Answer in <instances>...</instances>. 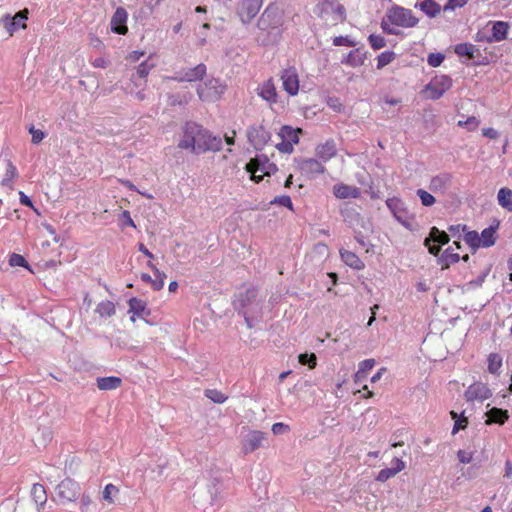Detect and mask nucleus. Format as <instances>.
<instances>
[{
    "instance_id": "1",
    "label": "nucleus",
    "mask_w": 512,
    "mask_h": 512,
    "mask_svg": "<svg viewBox=\"0 0 512 512\" xmlns=\"http://www.w3.org/2000/svg\"><path fill=\"white\" fill-rule=\"evenodd\" d=\"M177 147L195 155L222 150V138L194 121H186L181 127Z\"/></svg>"
},
{
    "instance_id": "2",
    "label": "nucleus",
    "mask_w": 512,
    "mask_h": 512,
    "mask_svg": "<svg viewBox=\"0 0 512 512\" xmlns=\"http://www.w3.org/2000/svg\"><path fill=\"white\" fill-rule=\"evenodd\" d=\"M282 24L283 16L281 11L277 6L269 4L257 22V27L260 30L258 41L263 46L278 43L282 37Z\"/></svg>"
},
{
    "instance_id": "3",
    "label": "nucleus",
    "mask_w": 512,
    "mask_h": 512,
    "mask_svg": "<svg viewBox=\"0 0 512 512\" xmlns=\"http://www.w3.org/2000/svg\"><path fill=\"white\" fill-rule=\"evenodd\" d=\"M233 307L237 313H262V301L258 300V290L255 287H249L239 292L233 301Z\"/></svg>"
},
{
    "instance_id": "4",
    "label": "nucleus",
    "mask_w": 512,
    "mask_h": 512,
    "mask_svg": "<svg viewBox=\"0 0 512 512\" xmlns=\"http://www.w3.org/2000/svg\"><path fill=\"white\" fill-rule=\"evenodd\" d=\"M387 19L390 24L403 28L415 27L419 22L412 10L399 5H393L387 10Z\"/></svg>"
},
{
    "instance_id": "5",
    "label": "nucleus",
    "mask_w": 512,
    "mask_h": 512,
    "mask_svg": "<svg viewBox=\"0 0 512 512\" xmlns=\"http://www.w3.org/2000/svg\"><path fill=\"white\" fill-rule=\"evenodd\" d=\"M314 13L319 18L326 20H328L331 17V20L334 22H343L346 19L345 7L334 0H323L319 2L315 6Z\"/></svg>"
},
{
    "instance_id": "6",
    "label": "nucleus",
    "mask_w": 512,
    "mask_h": 512,
    "mask_svg": "<svg viewBox=\"0 0 512 512\" xmlns=\"http://www.w3.org/2000/svg\"><path fill=\"white\" fill-rule=\"evenodd\" d=\"M80 493V485L73 479L66 478L55 487L56 497L54 500H56L59 504L64 505L76 501L80 496Z\"/></svg>"
},
{
    "instance_id": "7",
    "label": "nucleus",
    "mask_w": 512,
    "mask_h": 512,
    "mask_svg": "<svg viewBox=\"0 0 512 512\" xmlns=\"http://www.w3.org/2000/svg\"><path fill=\"white\" fill-rule=\"evenodd\" d=\"M226 86L219 79L212 78L206 80L203 84L198 85L197 95L202 101H214L221 97Z\"/></svg>"
},
{
    "instance_id": "8",
    "label": "nucleus",
    "mask_w": 512,
    "mask_h": 512,
    "mask_svg": "<svg viewBox=\"0 0 512 512\" xmlns=\"http://www.w3.org/2000/svg\"><path fill=\"white\" fill-rule=\"evenodd\" d=\"M450 241V236L447 232L433 226L429 230V235L424 240V245L428 248L431 255L438 256L442 246Z\"/></svg>"
},
{
    "instance_id": "9",
    "label": "nucleus",
    "mask_w": 512,
    "mask_h": 512,
    "mask_svg": "<svg viewBox=\"0 0 512 512\" xmlns=\"http://www.w3.org/2000/svg\"><path fill=\"white\" fill-rule=\"evenodd\" d=\"M386 205L394 218L405 228L412 230L410 217L405 206V203L398 197L388 198Z\"/></svg>"
},
{
    "instance_id": "10",
    "label": "nucleus",
    "mask_w": 512,
    "mask_h": 512,
    "mask_svg": "<svg viewBox=\"0 0 512 512\" xmlns=\"http://www.w3.org/2000/svg\"><path fill=\"white\" fill-rule=\"evenodd\" d=\"M246 170L250 174L261 172L263 175H272L278 168L276 164L270 162L269 158L264 155H256L246 164Z\"/></svg>"
},
{
    "instance_id": "11",
    "label": "nucleus",
    "mask_w": 512,
    "mask_h": 512,
    "mask_svg": "<svg viewBox=\"0 0 512 512\" xmlns=\"http://www.w3.org/2000/svg\"><path fill=\"white\" fill-rule=\"evenodd\" d=\"M452 86V79L448 75L435 76L426 86L431 100L440 99Z\"/></svg>"
},
{
    "instance_id": "12",
    "label": "nucleus",
    "mask_w": 512,
    "mask_h": 512,
    "mask_svg": "<svg viewBox=\"0 0 512 512\" xmlns=\"http://www.w3.org/2000/svg\"><path fill=\"white\" fill-rule=\"evenodd\" d=\"M247 138L256 150H262L271 138V133L263 125H254L248 128Z\"/></svg>"
},
{
    "instance_id": "13",
    "label": "nucleus",
    "mask_w": 512,
    "mask_h": 512,
    "mask_svg": "<svg viewBox=\"0 0 512 512\" xmlns=\"http://www.w3.org/2000/svg\"><path fill=\"white\" fill-rule=\"evenodd\" d=\"M28 19V10L24 9L17 12L14 16L6 14L2 17L1 22L10 36L19 29L26 28V21Z\"/></svg>"
},
{
    "instance_id": "14",
    "label": "nucleus",
    "mask_w": 512,
    "mask_h": 512,
    "mask_svg": "<svg viewBox=\"0 0 512 512\" xmlns=\"http://www.w3.org/2000/svg\"><path fill=\"white\" fill-rule=\"evenodd\" d=\"M262 4L263 0H243L237 9L241 22L249 24L260 11Z\"/></svg>"
},
{
    "instance_id": "15",
    "label": "nucleus",
    "mask_w": 512,
    "mask_h": 512,
    "mask_svg": "<svg viewBox=\"0 0 512 512\" xmlns=\"http://www.w3.org/2000/svg\"><path fill=\"white\" fill-rule=\"evenodd\" d=\"M206 65L203 63L198 64L194 68H184L176 72L173 80L177 82H195L202 80L206 75Z\"/></svg>"
},
{
    "instance_id": "16",
    "label": "nucleus",
    "mask_w": 512,
    "mask_h": 512,
    "mask_svg": "<svg viewBox=\"0 0 512 512\" xmlns=\"http://www.w3.org/2000/svg\"><path fill=\"white\" fill-rule=\"evenodd\" d=\"M491 396V389L482 382H474L464 393V397L468 402H472L474 400L484 401L489 399Z\"/></svg>"
},
{
    "instance_id": "17",
    "label": "nucleus",
    "mask_w": 512,
    "mask_h": 512,
    "mask_svg": "<svg viewBox=\"0 0 512 512\" xmlns=\"http://www.w3.org/2000/svg\"><path fill=\"white\" fill-rule=\"evenodd\" d=\"M128 18L127 11L123 7H118L114 12L110 26L111 31L116 34L124 35L127 33L128 28L126 25Z\"/></svg>"
},
{
    "instance_id": "18",
    "label": "nucleus",
    "mask_w": 512,
    "mask_h": 512,
    "mask_svg": "<svg viewBox=\"0 0 512 512\" xmlns=\"http://www.w3.org/2000/svg\"><path fill=\"white\" fill-rule=\"evenodd\" d=\"M264 439H265L264 432H261L258 430L249 432L243 440L242 449H243L244 454H249V453H252L255 450H257L261 446L262 441Z\"/></svg>"
},
{
    "instance_id": "19",
    "label": "nucleus",
    "mask_w": 512,
    "mask_h": 512,
    "mask_svg": "<svg viewBox=\"0 0 512 512\" xmlns=\"http://www.w3.org/2000/svg\"><path fill=\"white\" fill-rule=\"evenodd\" d=\"M299 169L302 174L308 176L309 178H314L319 174L325 172V167L314 158L303 159L299 163Z\"/></svg>"
},
{
    "instance_id": "20",
    "label": "nucleus",
    "mask_w": 512,
    "mask_h": 512,
    "mask_svg": "<svg viewBox=\"0 0 512 512\" xmlns=\"http://www.w3.org/2000/svg\"><path fill=\"white\" fill-rule=\"evenodd\" d=\"M452 182V175L447 172L440 173L430 180L429 189L433 193L445 194Z\"/></svg>"
},
{
    "instance_id": "21",
    "label": "nucleus",
    "mask_w": 512,
    "mask_h": 512,
    "mask_svg": "<svg viewBox=\"0 0 512 512\" xmlns=\"http://www.w3.org/2000/svg\"><path fill=\"white\" fill-rule=\"evenodd\" d=\"M284 90L291 96L297 95L299 91V80L295 70L286 69L281 76Z\"/></svg>"
},
{
    "instance_id": "22",
    "label": "nucleus",
    "mask_w": 512,
    "mask_h": 512,
    "mask_svg": "<svg viewBox=\"0 0 512 512\" xmlns=\"http://www.w3.org/2000/svg\"><path fill=\"white\" fill-rule=\"evenodd\" d=\"M405 468V463L400 458L395 457L392 460V466L389 468L381 469L377 476L375 477V480L378 482H386L390 478L394 477L396 474L401 472Z\"/></svg>"
},
{
    "instance_id": "23",
    "label": "nucleus",
    "mask_w": 512,
    "mask_h": 512,
    "mask_svg": "<svg viewBox=\"0 0 512 512\" xmlns=\"http://www.w3.org/2000/svg\"><path fill=\"white\" fill-rule=\"evenodd\" d=\"M333 194L338 199H356L360 197L361 191L358 187L340 183L333 186Z\"/></svg>"
},
{
    "instance_id": "24",
    "label": "nucleus",
    "mask_w": 512,
    "mask_h": 512,
    "mask_svg": "<svg viewBox=\"0 0 512 512\" xmlns=\"http://www.w3.org/2000/svg\"><path fill=\"white\" fill-rule=\"evenodd\" d=\"M367 52L363 47L351 50L342 60L341 63L350 67H359L364 64Z\"/></svg>"
},
{
    "instance_id": "25",
    "label": "nucleus",
    "mask_w": 512,
    "mask_h": 512,
    "mask_svg": "<svg viewBox=\"0 0 512 512\" xmlns=\"http://www.w3.org/2000/svg\"><path fill=\"white\" fill-rule=\"evenodd\" d=\"M487 419L485 420L486 425L498 424L504 425L509 419V412L506 409L492 407L486 412Z\"/></svg>"
},
{
    "instance_id": "26",
    "label": "nucleus",
    "mask_w": 512,
    "mask_h": 512,
    "mask_svg": "<svg viewBox=\"0 0 512 512\" xmlns=\"http://www.w3.org/2000/svg\"><path fill=\"white\" fill-rule=\"evenodd\" d=\"M489 24L492 25L491 28V40L493 42H500L507 38L509 31V23L505 21H490Z\"/></svg>"
},
{
    "instance_id": "27",
    "label": "nucleus",
    "mask_w": 512,
    "mask_h": 512,
    "mask_svg": "<svg viewBox=\"0 0 512 512\" xmlns=\"http://www.w3.org/2000/svg\"><path fill=\"white\" fill-rule=\"evenodd\" d=\"M128 305V313H132L134 316L144 318L151 314L150 309L147 307V303L137 297L130 298L128 300Z\"/></svg>"
},
{
    "instance_id": "28",
    "label": "nucleus",
    "mask_w": 512,
    "mask_h": 512,
    "mask_svg": "<svg viewBox=\"0 0 512 512\" xmlns=\"http://www.w3.org/2000/svg\"><path fill=\"white\" fill-rule=\"evenodd\" d=\"M415 8L420 9L429 18H435L441 12V6L435 0L417 1Z\"/></svg>"
},
{
    "instance_id": "29",
    "label": "nucleus",
    "mask_w": 512,
    "mask_h": 512,
    "mask_svg": "<svg viewBox=\"0 0 512 512\" xmlns=\"http://www.w3.org/2000/svg\"><path fill=\"white\" fill-rule=\"evenodd\" d=\"M337 153L336 143L334 140H327L316 148V155L323 161H328Z\"/></svg>"
},
{
    "instance_id": "30",
    "label": "nucleus",
    "mask_w": 512,
    "mask_h": 512,
    "mask_svg": "<svg viewBox=\"0 0 512 512\" xmlns=\"http://www.w3.org/2000/svg\"><path fill=\"white\" fill-rule=\"evenodd\" d=\"M460 260V255L453 252L452 247H448L441 254L437 256V264L441 266V269H447L451 264L457 263Z\"/></svg>"
},
{
    "instance_id": "31",
    "label": "nucleus",
    "mask_w": 512,
    "mask_h": 512,
    "mask_svg": "<svg viewBox=\"0 0 512 512\" xmlns=\"http://www.w3.org/2000/svg\"><path fill=\"white\" fill-rule=\"evenodd\" d=\"M340 214L343 218V221L347 223L349 226L358 224L362 219L360 213L349 204H344L340 208Z\"/></svg>"
},
{
    "instance_id": "32",
    "label": "nucleus",
    "mask_w": 512,
    "mask_h": 512,
    "mask_svg": "<svg viewBox=\"0 0 512 512\" xmlns=\"http://www.w3.org/2000/svg\"><path fill=\"white\" fill-rule=\"evenodd\" d=\"M340 256L346 265L355 270H362L365 267L363 261L354 252L341 249Z\"/></svg>"
},
{
    "instance_id": "33",
    "label": "nucleus",
    "mask_w": 512,
    "mask_h": 512,
    "mask_svg": "<svg viewBox=\"0 0 512 512\" xmlns=\"http://www.w3.org/2000/svg\"><path fill=\"white\" fill-rule=\"evenodd\" d=\"M497 228L498 224L495 226L490 225L481 232L480 247L488 248L495 244Z\"/></svg>"
},
{
    "instance_id": "34",
    "label": "nucleus",
    "mask_w": 512,
    "mask_h": 512,
    "mask_svg": "<svg viewBox=\"0 0 512 512\" xmlns=\"http://www.w3.org/2000/svg\"><path fill=\"white\" fill-rule=\"evenodd\" d=\"M96 381L100 390L117 389L122 383V379L117 376L98 377Z\"/></svg>"
},
{
    "instance_id": "35",
    "label": "nucleus",
    "mask_w": 512,
    "mask_h": 512,
    "mask_svg": "<svg viewBox=\"0 0 512 512\" xmlns=\"http://www.w3.org/2000/svg\"><path fill=\"white\" fill-rule=\"evenodd\" d=\"M259 96L270 103H274L277 100V93L272 79L267 80L263 83L260 88Z\"/></svg>"
},
{
    "instance_id": "36",
    "label": "nucleus",
    "mask_w": 512,
    "mask_h": 512,
    "mask_svg": "<svg viewBox=\"0 0 512 512\" xmlns=\"http://www.w3.org/2000/svg\"><path fill=\"white\" fill-rule=\"evenodd\" d=\"M301 132V129H294L289 125H284L281 127L278 136L281 140H286L292 142L293 144H297L299 142L298 134Z\"/></svg>"
},
{
    "instance_id": "37",
    "label": "nucleus",
    "mask_w": 512,
    "mask_h": 512,
    "mask_svg": "<svg viewBox=\"0 0 512 512\" xmlns=\"http://www.w3.org/2000/svg\"><path fill=\"white\" fill-rule=\"evenodd\" d=\"M499 205L507 211H512V190L503 187L498 191L497 195Z\"/></svg>"
},
{
    "instance_id": "38",
    "label": "nucleus",
    "mask_w": 512,
    "mask_h": 512,
    "mask_svg": "<svg viewBox=\"0 0 512 512\" xmlns=\"http://www.w3.org/2000/svg\"><path fill=\"white\" fill-rule=\"evenodd\" d=\"M31 497L37 506H43L47 502V493L43 485L34 484L31 489Z\"/></svg>"
},
{
    "instance_id": "39",
    "label": "nucleus",
    "mask_w": 512,
    "mask_h": 512,
    "mask_svg": "<svg viewBox=\"0 0 512 512\" xmlns=\"http://www.w3.org/2000/svg\"><path fill=\"white\" fill-rule=\"evenodd\" d=\"M475 51H477V46L468 42L459 43L454 46V53L459 57H465L466 60H469Z\"/></svg>"
},
{
    "instance_id": "40",
    "label": "nucleus",
    "mask_w": 512,
    "mask_h": 512,
    "mask_svg": "<svg viewBox=\"0 0 512 512\" xmlns=\"http://www.w3.org/2000/svg\"><path fill=\"white\" fill-rule=\"evenodd\" d=\"M502 361L503 358L498 353H490L488 355V372L493 375H499L500 374V368L502 367Z\"/></svg>"
},
{
    "instance_id": "41",
    "label": "nucleus",
    "mask_w": 512,
    "mask_h": 512,
    "mask_svg": "<svg viewBox=\"0 0 512 512\" xmlns=\"http://www.w3.org/2000/svg\"><path fill=\"white\" fill-rule=\"evenodd\" d=\"M95 311L101 317H111L116 312L114 303L108 300L100 302Z\"/></svg>"
},
{
    "instance_id": "42",
    "label": "nucleus",
    "mask_w": 512,
    "mask_h": 512,
    "mask_svg": "<svg viewBox=\"0 0 512 512\" xmlns=\"http://www.w3.org/2000/svg\"><path fill=\"white\" fill-rule=\"evenodd\" d=\"M463 239L473 252L480 248V235L477 231H465Z\"/></svg>"
},
{
    "instance_id": "43",
    "label": "nucleus",
    "mask_w": 512,
    "mask_h": 512,
    "mask_svg": "<svg viewBox=\"0 0 512 512\" xmlns=\"http://www.w3.org/2000/svg\"><path fill=\"white\" fill-rule=\"evenodd\" d=\"M205 396L216 404H222L227 400V396L217 389H206Z\"/></svg>"
},
{
    "instance_id": "44",
    "label": "nucleus",
    "mask_w": 512,
    "mask_h": 512,
    "mask_svg": "<svg viewBox=\"0 0 512 512\" xmlns=\"http://www.w3.org/2000/svg\"><path fill=\"white\" fill-rule=\"evenodd\" d=\"M396 57L393 51H385L377 56V69H383L386 65L391 63Z\"/></svg>"
},
{
    "instance_id": "45",
    "label": "nucleus",
    "mask_w": 512,
    "mask_h": 512,
    "mask_svg": "<svg viewBox=\"0 0 512 512\" xmlns=\"http://www.w3.org/2000/svg\"><path fill=\"white\" fill-rule=\"evenodd\" d=\"M9 265L12 267H23L31 271L27 260L20 254L12 253L9 257Z\"/></svg>"
},
{
    "instance_id": "46",
    "label": "nucleus",
    "mask_w": 512,
    "mask_h": 512,
    "mask_svg": "<svg viewBox=\"0 0 512 512\" xmlns=\"http://www.w3.org/2000/svg\"><path fill=\"white\" fill-rule=\"evenodd\" d=\"M416 194L420 198L421 204L425 207H431L436 202L435 197L424 189H418Z\"/></svg>"
},
{
    "instance_id": "47",
    "label": "nucleus",
    "mask_w": 512,
    "mask_h": 512,
    "mask_svg": "<svg viewBox=\"0 0 512 512\" xmlns=\"http://www.w3.org/2000/svg\"><path fill=\"white\" fill-rule=\"evenodd\" d=\"M299 363L313 369L317 364V357L314 353H301L298 356Z\"/></svg>"
},
{
    "instance_id": "48",
    "label": "nucleus",
    "mask_w": 512,
    "mask_h": 512,
    "mask_svg": "<svg viewBox=\"0 0 512 512\" xmlns=\"http://www.w3.org/2000/svg\"><path fill=\"white\" fill-rule=\"evenodd\" d=\"M270 204L286 207L290 211L294 210L292 200L288 195L276 196L273 200L270 201Z\"/></svg>"
},
{
    "instance_id": "49",
    "label": "nucleus",
    "mask_w": 512,
    "mask_h": 512,
    "mask_svg": "<svg viewBox=\"0 0 512 512\" xmlns=\"http://www.w3.org/2000/svg\"><path fill=\"white\" fill-rule=\"evenodd\" d=\"M464 412L462 413V417H458V414L455 411H451V416L455 420L452 434H456L459 430L464 429L467 426V419L463 416Z\"/></svg>"
},
{
    "instance_id": "50",
    "label": "nucleus",
    "mask_w": 512,
    "mask_h": 512,
    "mask_svg": "<svg viewBox=\"0 0 512 512\" xmlns=\"http://www.w3.org/2000/svg\"><path fill=\"white\" fill-rule=\"evenodd\" d=\"M239 315L244 317L245 323L248 328H253L256 323L261 318L262 313H253V312H241Z\"/></svg>"
},
{
    "instance_id": "51",
    "label": "nucleus",
    "mask_w": 512,
    "mask_h": 512,
    "mask_svg": "<svg viewBox=\"0 0 512 512\" xmlns=\"http://www.w3.org/2000/svg\"><path fill=\"white\" fill-rule=\"evenodd\" d=\"M368 41H369L370 46L374 50H379L386 46V40L381 35L370 34L368 37Z\"/></svg>"
},
{
    "instance_id": "52",
    "label": "nucleus",
    "mask_w": 512,
    "mask_h": 512,
    "mask_svg": "<svg viewBox=\"0 0 512 512\" xmlns=\"http://www.w3.org/2000/svg\"><path fill=\"white\" fill-rule=\"evenodd\" d=\"M155 279H153L152 287L155 291H159L164 287V281L166 279V274L159 269H155Z\"/></svg>"
},
{
    "instance_id": "53",
    "label": "nucleus",
    "mask_w": 512,
    "mask_h": 512,
    "mask_svg": "<svg viewBox=\"0 0 512 512\" xmlns=\"http://www.w3.org/2000/svg\"><path fill=\"white\" fill-rule=\"evenodd\" d=\"M392 25L393 24H390L389 20L387 19V13H386L381 21V28H382L383 32L388 35H396V36L400 35L401 31L397 28L392 27Z\"/></svg>"
},
{
    "instance_id": "54",
    "label": "nucleus",
    "mask_w": 512,
    "mask_h": 512,
    "mask_svg": "<svg viewBox=\"0 0 512 512\" xmlns=\"http://www.w3.org/2000/svg\"><path fill=\"white\" fill-rule=\"evenodd\" d=\"M119 492V489L113 485V484H107L104 487L103 493H102V499L112 503L113 502V496L116 495Z\"/></svg>"
},
{
    "instance_id": "55",
    "label": "nucleus",
    "mask_w": 512,
    "mask_h": 512,
    "mask_svg": "<svg viewBox=\"0 0 512 512\" xmlns=\"http://www.w3.org/2000/svg\"><path fill=\"white\" fill-rule=\"evenodd\" d=\"M469 61H471L474 66L486 65L489 63L488 58L481 53L478 47L477 51L473 52V56H470Z\"/></svg>"
},
{
    "instance_id": "56",
    "label": "nucleus",
    "mask_w": 512,
    "mask_h": 512,
    "mask_svg": "<svg viewBox=\"0 0 512 512\" xmlns=\"http://www.w3.org/2000/svg\"><path fill=\"white\" fill-rule=\"evenodd\" d=\"M445 59V55L440 52L430 53L427 57V63L431 67H439Z\"/></svg>"
},
{
    "instance_id": "57",
    "label": "nucleus",
    "mask_w": 512,
    "mask_h": 512,
    "mask_svg": "<svg viewBox=\"0 0 512 512\" xmlns=\"http://www.w3.org/2000/svg\"><path fill=\"white\" fill-rule=\"evenodd\" d=\"M28 132L32 135L31 142L33 144H39L46 136L45 132L36 129L33 124L28 127Z\"/></svg>"
},
{
    "instance_id": "58",
    "label": "nucleus",
    "mask_w": 512,
    "mask_h": 512,
    "mask_svg": "<svg viewBox=\"0 0 512 512\" xmlns=\"http://www.w3.org/2000/svg\"><path fill=\"white\" fill-rule=\"evenodd\" d=\"M333 45L334 46L355 47V46H357V42L355 40L351 39L349 36H336L333 39Z\"/></svg>"
},
{
    "instance_id": "59",
    "label": "nucleus",
    "mask_w": 512,
    "mask_h": 512,
    "mask_svg": "<svg viewBox=\"0 0 512 512\" xmlns=\"http://www.w3.org/2000/svg\"><path fill=\"white\" fill-rule=\"evenodd\" d=\"M17 176H18V172H17L16 167L11 162H9L7 165V168H6L5 177L2 180V185H4V186L8 185V183L10 181H12V179H14Z\"/></svg>"
},
{
    "instance_id": "60",
    "label": "nucleus",
    "mask_w": 512,
    "mask_h": 512,
    "mask_svg": "<svg viewBox=\"0 0 512 512\" xmlns=\"http://www.w3.org/2000/svg\"><path fill=\"white\" fill-rule=\"evenodd\" d=\"M468 0H448L443 6V11H453L456 8H461L467 4Z\"/></svg>"
},
{
    "instance_id": "61",
    "label": "nucleus",
    "mask_w": 512,
    "mask_h": 512,
    "mask_svg": "<svg viewBox=\"0 0 512 512\" xmlns=\"http://www.w3.org/2000/svg\"><path fill=\"white\" fill-rule=\"evenodd\" d=\"M153 67L154 64H149L148 61H143L138 65L136 73L140 78H145Z\"/></svg>"
},
{
    "instance_id": "62",
    "label": "nucleus",
    "mask_w": 512,
    "mask_h": 512,
    "mask_svg": "<svg viewBox=\"0 0 512 512\" xmlns=\"http://www.w3.org/2000/svg\"><path fill=\"white\" fill-rule=\"evenodd\" d=\"M480 121L474 117H468L465 121H459L458 126H465L469 131L475 130L479 126Z\"/></svg>"
},
{
    "instance_id": "63",
    "label": "nucleus",
    "mask_w": 512,
    "mask_h": 512,
    "mask_svg": "<svg viewBox=\"0 0 512 512\" xmlns=\"http://www.w3.org/2000/svg\"><path fill=\"white\" fill-rule=\"evenodd\" d=\"M466 230H467V226L464 224L450 225L448 227V231L451 233V236L457 237L458 239L461 238V233L465 232Z\"/></svg>"
},
{
    "instance_id": "64",
    "label": "nucleus",
    "mask_w": 512,
    "mask_h": 512,
    "mask_svg": "<svg viewBox=\"0 0 512 512\" xmlns=\"http://www.w3.org/2000/svg\"><path fill=\"white\" fill-rule=\"evenodd\" d=\"M375 366V360L374 359H365L359 363V370L360 373H369L373 367Z\"/></svg>"
}]
</instances>
